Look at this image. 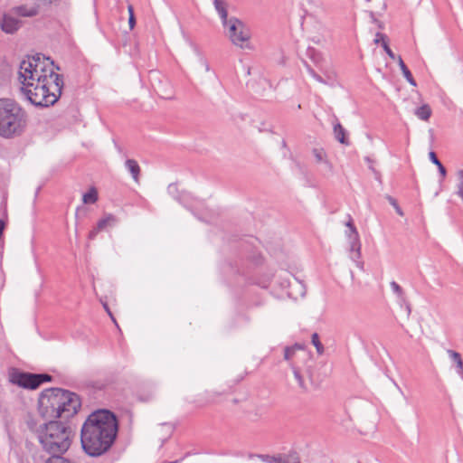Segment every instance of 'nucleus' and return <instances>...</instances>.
<instances>
[{
    "instance_id": "nucleus-1",
    "label": "nucleus",
    "mask_w": 463,
    "mask_h": 463,
    "mask_svg": "<svg viewBox=\"0 0 463 463\" xmlns=\"http://www.w3.org/2000/svg\"><path fill=\"white\" fill-rule=\"evenodd\" d=\"M18 79L24 97L36 107L54 105L64 86L63 77L55 71L53 61L42 53L21 61Z\"/></svg>"
},
{
    "instance_id": "nucleus-2",
    "label": "nucleus",
    "mask_w": 463,
    "mask_h": 463,
    "mask_svg": "<svg viewBox=\"0 0 463 463\" xmlns=\"http://www.w3.org/2000/svg\"><path fill=\"white\" fill-rule=\"evenodd\" d=\"M118 432L116 415L109 410L91 412L80 430V443L83 451L90 457H99L113 446Z\"/></svg>"
},
{
    "instance_id": "nucleus-3",
    "label": "nucleus",
    "mask_w": 463,
    "mask_h": 463,
    "mask_svg": "<svg viewBox=\"0 0 463 463\" xmlns=\"http://www.w3.org/2000/svg\"><path fill=\"white\" fill-rule=\"evenodd\" d=\"M38 403L39 412L45 419L68 420L81 406L79 395L61 388H50L42 392Z\"/></svg>"
},
{
    "instance_id": "nucleus-4",
    "label": "nucleus",
    "mask_w": 463,
    "mask_h": 463,
    "mask_svg": "<svg viewBox=\"0 0 463 463\" xmlns=\"http://www.w3.org/2000/svg\"><path fill=\"white\" fill-rule=\"evenodd\" d=\"M34 432L43 450L51 457L64 454L70 449L74 436L69 423L51 419L37 427Z\"/></svg>"
},
{
    "instance_id": "nucleus-5",
    "label": "nucleus",
    "mask_w": 463,
    "mask_h": 463,
    "mask_svg": "<svg viewBox=\"0 0 463 463\" xmlns=\"http://www.w3.org/2000/svg\"><path fill=\"white\" fill-rule=\"evenodd\" d=\"M28 123L26 111L15 100L0 99V137L14 138L22 136Z\"/></svg>"
},
{
    "instance_id": "nucleus-6",
    "label": "nucleus",
    "mask_w": 463,
    "mask_h": 463,
    "mask_svg": "<svg viewBox=\"0 0 463 463\" xmlns=\"http://www.w3.org/2000/svg\"><path fill=\"white\" fill-rule=\"evenodd\" d=\"M52 377L48 373H32L12 368L8 373V380L24 389L35 390L42 383L51 382Z\"/></svg>"
},
{
    "instance_id": "nucleus-7",
    "label": "nucleus",
    "mask_w": 463,
    "mask_h": 463,
    "mask_svg": "<svg viewBox=\"0 0 463 463\" xmlns=\"http://www.w3.org/2000/svg\"><path fill=\"white\" fill-rule=\"evenodd\" d=\"M314 364L315 362L312 359H308L303 364L297 362H292L290 364L294 378L298 388L302 392H307L309 389L308 383L312 384L314 383V374L312 371Z\"/></svg>"
},
{
    "instance_id": "nucleus-8",
    "label": "nucleus",
    "mask_w": 463,
    "mask_h": 463,
    "mask_svg": "<svg viewBox=\"0 0 463 463\" xmlns=\"http://www.w3.org/2000/svg\"><path fill=\"white\" fill-rule=\"evenodd\" d=\"M227 29V35L233 44L241 48L244 47V43L250 38V33L246 25L238 18L231 17L223 25Z\"/></svg>"
},
{
    "instance_id": "nucleus-9",
    "label": "nucleus",
    "mask_w": 463,
    "mask_h": 463,
    "mask_svg": "<svg viewBox=\"0 0 463 463\" xmlns=\"http://www.w3.org/2000/svg\"><path fill=\"white\" fill-rule=\"evenodd\" d=\"M284 359L289 362H297L301 364V362L306 363L308 359H311L308 353L306 352L304 346L300 344H295L292 346H287L284 349Z\"/></svg>"
},
{
    "instance_id": "nucleus-10",
    "label": "nucleus",
    "mask_w": 463,
    "mask_h": 463,
    "mask_svg": "<svg viewBox=\"0 0 463 463\" xmlns=\"http://www.w3.org/2000/svg\"><path fill=\"white\" fill-rule=\"evenodd\" d=\"M14 15L11 12L3 15L0 21V28L5 33L13 34L21 27L22 22Z\"/></svg>"
},
{
    "instance_id": "nucleus-11",
    "label": "nucleus",
    "mask_w": 463,
    "mask_h": 463,
    "mask_svg": "<svg viewBox=\"0 0 463 463\" xmlns=\"http://www.w3.org/2000/svg\"><path fill=\"white\" fill-rule=\"evenodd\" d=\"M40 5L33 3V5H21L11 9V13L22 17H33L39 14Z\"/></svg>"
},
{
    "instance_id": "nucleus-12",
    "label": "nucleus",
    "mask_w": 463,
    "mask_h": 463,
    "mask_svg": "<svg viewBox=\"0 0 463 463\" xmlns=\"http://www.w3.org/2000/svg\"><path fill=\"white\" fill-rule=\"evenodd\" d=\"M345 225L350 230L348 237L350 239L351 250L355 251L356 258L359 259L361 256V244L359 241V234L355 226L354 225L353 219L351 218V216H349V220Z\"/></svg>"
},
{
    "instance_id": "nucleus-13",
    "label": "nucleus",
    "mask_w": 463,
    "mask_h": 463,
    "mask_svg": "<svg viewBox=\"0 0 463 463\" xmlns=\"http://www.w3.org/2000/svg\"><path fill=\"white\" fill-rule=\"evenodd\" d=\"M306 67L309 75L317 81L326 85H333V80L335 77L334 73L329 72L327 70H326V68H324V70L321 71L323 72L325 77H322L320 74L316 72V71L313 68H311L310 65L306 63Z\"/></svg>"
},
{
    "instance_id": "nucleus-14",
    "label": "nucleus",
    "mask_w": 463,
    "mask_h": 463,
    "mask_svg": "<svg viewBox=\"0 0 463 463\" xmlns=\"http://www.w3.org/2000/svg\"><path fill=\"white\" fill-rule=\"evenodd\" d=\"M125 166L128 169V171L131 174L134 181L136 183H138L140 175V166L138 163L135 159H127L125 162Z\"/></svg>"
},
{
    "instance_id": "nucleus-15",
    "label": "nucleus",
    "mask_w": 463,
    "mask_h": 463,
    "mask_svg": "<svg viewBox=\"0 0 463 463\" xmlns=\"http://www.w3.org/2000/svg\"><path fill=\"white\" fill-rule=\"evenodd\" d=\"M215 10L220 15L222 25H226L228 19L227 5L223 0H213Z\"/></svg>"
},
{
    "instance_id": "nucleus-16",
    "label": "nucleus",
    "mask_w": 463,
    "mask_h": 463,
    "mask_svg": "<svg viewBox=\"0 0 463 463\" xmlns=\"http://www.w3.org/2000/svg\"><path fill=\"white\" fill-rule=\"evenodd\" d=\"M449 356L450 359L455 363L456 364V370L457 373L461 377L463 380V360L461 358V355L459 353L454 351V350H448L447 351Z\"/></svg>"
},
{
    "instance_id": "nucleus-17",
    "label": "nucleus",
    "mask_w": 463,
    "mask_h": 463,
    "mask_svg": "<svg viewBox=\"0 0 463 463\" xmlns=\"http://www.w3.org/2000/svg\"><path fill=\"white\" fill-rule=\"evenodd\" d=\"M271 458L273 463H301L300 458L297 452H290L287 456Z\"/></svg>"
},
{
    "instance_id": "nucleus-18",
    "label": "nucleus",
    "mask_w": 463,
    "mask_h": 463,
    "mask_svg": "<svg viewBox=\"0 0 463 463\" xmlns=\"http://www.w3.org/2000/svg\"><path fill=\"white\" fill-rule=\"evenodd\" d=\"M334 135L335 139L339 141L341 144H349L346 138V131L339 122L334 125Z\"/></svg>"
},
{
    "instance_id": "nucleus-19",
    "label": "nucleus",
    "mask_w": 463,
    "mask_h": 463,
    "mask_svg": "<svg viewBox=\"0 0 463 463\" xmlns=\"http://www.w3.org/2000/svg\"><path fill=\"white\" fill-rule=\"evenodd\" d=\"M117 222L118 219L116 218V216H114L111 213H108L98 222V230H104L109 226H114Z\"/></svg>"
},
{
    "instance_id": "nucleus-20",
    "label": "nucleus",
    "mask_w": 463,
    "mask_h": 463,
    "mask_svg": "<svg viewBox=\"0 0 463 463\" xmlns=\"http://www.w3.org/2000/svg\"><path fill=\"white\" fill-rule=\"evenodd\" d=\"M397 61H398V64L400 66V69H401L404 78L407 80V81L411 85L416 86V81L413 79L411 72L410 71L408 67L405 65V63H404L403 60L402 59V57L398 56Z\"/></svg>"
},
{
    "instance_id": "nucleus-21",
    "label": "nucleus",
    "mask_w": 463,
    "mask_h": 463,
    "mask_svg": "<svg viewBox=\"0 0 463 463\" xmlns=\"http://www.w3.org/2000/svg\"><path fill=\"white\" fill-rule=\"evenodd\" d=\"M414 113L418 118L427 121L431 116V109L428 104H423L417 108Z\"/></svg>"
},
{
    "instance_id": "nucleus-22",
    "label": "nucleus",
    "mask_w": 463,
    "mask_h": 463,
    "mask_svg": "<svg viewBox=\"0 0 463 463\" xmlns=\"http://www.w3.org/2000/svg\"><path fill=\"white\" fill-rule=\"evenodd\" d=\"M98 192L95 187H91L87 193H85L82 196V201L84 203H95L98 201Z\"/></svg>"
},
{
    "instance_id": "nucleus-23",
    "label": "nucleus",
    "mask_w": 463,
    "mask_h": 463,
    "mask_svg": "<svg viewBox=\"0 0 463 463\" xmlns=\"http://www.w3.org/2000/svg\"><path fill=\"white\" fill-rule=\"evenodd\" d=\"M430 161L436 165L438 166V169H439V174L441 175V177L444 178L446 176V168L444 167V165L441 164V162L439 160V158L437 157L435 152L433 151H430Z\"/></svg>"
},
{
    "instance_id": "nucleus-24",
    "label": "nucleus",
    "mask_w": 463,
    "mask_h": 463,
    "mask_svg": "<svg viewBox=\"0 0 463 463\" xmlns=\"http://www.w3.org/2000/svg\"><path fill=\"white\" fill-rule=\"evenodd\" d=\"M308 54H309L310 58L313 60V61L315 62V64L318 67V69L320 71H323L325 66L323 64V60H322L321 55L318 52H317L314 49L309 50Z\"/></svg>"
},
{
    "instance_id": "nucleus-25",
    "label": "nucleus",
    "mask_w": 463,
    "mask_h": 463,
    "mask_svg": "<svg viewBox=\"0 0 463 463\" xmlns=\"http://www.w3.org/2000/svg\"><path fill=\"white\" fill-rule=\"evenodd\" d=\"M312 153L317 163L326 162V154L323 148H314Z\"/></svg>"
},
{
    "instance_id": "nucleus-26",
    "label": "nucleus",
    "mask_w": 463,
    "mask_h": 463,
    "mask_svg": "<svg viewBox=\"0 0 463 463\" xmlns=\"http://www.w3.org/2000/svg\"><path fill=\"white\" fill-rule=\"evenodd\" d=\"M311 341H312V344L314 345V346L316 347L317 352L319 354H322L324 352V346L319 340L318 334L314 333L311 336Z\"/></svg>"
},
{
    "instance_id": "nucleus-27",
    "label": "nucleus",
    "mask_w": 463,
    "mask_h": 463,
    "mask_svg": "<svg viewBox=\"0 0 463 463\" xmlns=\"http://www.w3.org/2000/svg\"><path fill=\"white\" fill-rule=\"evenodd\" d=\"M390 286L393 293L396 294L399 298H404V291L396 281H392Z\"/></svg>"
},
{
    "instance_id": "nucleus-28",
    "label": "nucleus",
    "mask_w": 463,
    "mask_h": 463,
    "mask_svg": "<svg viewBox=\"0 0 463 463\" xmlns=\"http://www.w3.org/2000/svg\"><path fill=\"white\" fill-rule=\"evenodd\" d=\"M385 198L387 199V201L394 207L396 213L400 215V216H403V212L402 210V208L399 206L398 203H397V200L395 198H393L392 196L387 194L385 196Z\"/></svg>"
},
{
    "instance_id": "nucleus-29",
    "label": "nucleus",
    "mask_w": 463,
    "mask_h": 463,
    "mask_svg": "<svg viewBox=\"0 0 463 463\" xmlns=\"http://www.w3.org/2000/svg\"><path fill=\"white\" fill-rule=\"evenodd\" d=\"M128 14H129L128 25H129L130 30H132L136 24V18L134 15V7L132 5H128Z\"/></svg>"
},
{
    "instance_id": "nucleus-30",
    "label": "nucleus",
    "mask_w": 463,
    "mask_h": 463,
    "mask_svg": "<svg viewBox=\"0 0 463 463\" xmlns=\"http://www.w3.org/2000/svg\"><path fill=\"white\" fill-rule=\"evenodd\" d=\"M383 48L385 51L386 54L392 59V60H397L398 57L394 54V52L391 50V48L388 45L387 42H384L383 44Z\"/></svg>"
},
{
    "instance_id": "nucleus-31",
    "label": "nucleus",
    "mask_w": 463,
    "mask_h": 463,
    "mask_svg": "<svg viewBox=\"0 0 463 463\" xmlns=\"http://www.w3.org/2000/svg\"><path fill=\"white\" fill-rule=\"evenodd\" d=\"M373 42L376 44L381 43L383 45L384 42H387V37L385 34H383L382 33H377L375 34V39Z\"/></svg>"
},
{
    "instance_id": "nucleus-32",
    "label": "nucleus",
    "mask_w": 463,
    "mask_h": 463,
    "mask_svg": "<svg viewBox=\"0 0 463 463\" xmlns=\"http://www.w3.org/2000/svg\"><path fill=\"white\" fill-rule=\"evenodd\" d=\"M101 230H98V225L90 232L89 238L93 240Z\"/></svg>"
},
{
    "instance_id": "nucleus-33",
    "label": "nucleus",
    "mask_w": 463,
    "mask_h": 463,
    "mask_svg": "<svg viewBox=\"0 0 463 463\" xmlns=\"http://www.w3.org/2000/svg\"><path fill=\"white\" fill-rule=\"evenodd\" d=\"M366 161L369 163V168L374 173L376 178H378V175H380V174L373 168L372 164L373 161L369 157H366Z\"/></svg>"
},
{
    "instance_id": "nucleus-34",
    "label": "nucleus",
    "mask_w": 463,
    "mask_h": 463,
    "mask_svg": "<svg viewBox=\"0 0 463 463\" xmlns=\"http://www.w3.org/2000/svg\"><path fill=\"white\" fill-rule=\"evenodd\" d=\"M259 458H260L263 461H267V462H270V463H273L272 461V457L269 456V455H258Z\"/></svg>"
},
{
    "instance_id": "nucleus-35",
    "label": "nucleus",
    "mask_w": 463,
    "mask_h": 463,
    "mask_svg": "<svg viewBox=\"0 0 463 463\" xmlns=\"http://www.w3.org/2000/svg\"><path fill=\"white\" fill-rule=\"evenodd\" d=\"M103 306H104V308H105V309L107 310V312L109 313V315L111 317V318L115 321L114 317H112L111 312L109 311V308L108 305H107V304H104Z\"/></svg>"
},
{
    "instance_id": "nucleus-36",
    "label": "nucleus",
    "mask_w": 463,
    "mask_h": 463,
    "mask_svg": "<svg viewBox=\"0 0 463 463\" xmlns=\"http://www.w3.org/2000/svg\"><path fill=\"white\" fill-rule=\"evenodd\" d=\"M458 194L463 198V184L462 183L459 185Z\"/></svg>"
},
{
    "instance_id": "nucleus-37",
    "label": "nucleus",
    "mask_w": 463,
    "mask_h": 463,
    "mask_svg": "<svg viewBox=\"0 0 463 463\" xmlns=\"http://www.w3.org/2000/svg\"><path fill=\"white\" fill-rule=\"evenodd\" d=\"M356 264H357V266H358L361 269L364 268V263H363V262L358 261Z\"/></svg>"
},
{
    "instance_id": "nucleus-38",
    "label": "nucleus",
    "mask_w": 463,
    "mask_h": 463,
    "mask_svg": "<svg viewBox=\"0 0 463 463\" xmlns=\"http://www.w3.org/2000/svg\"><path fill=\"white\" fill-rule=\"evenodd\" d=\"M458 175H459L460 178L463 179V170L458 171Z\"/></svg>"
}]
</instances>
